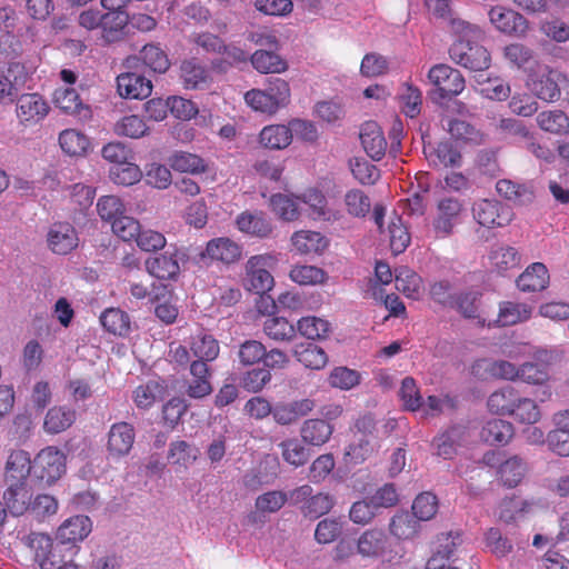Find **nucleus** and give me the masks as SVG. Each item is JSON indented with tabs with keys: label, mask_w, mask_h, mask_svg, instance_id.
Instances as JSON below:
<instances>
[{
	"label": "nucleus",
	"mask_w": 569,
	"mask_h": 569,
	"mask_svg": "<svg viewBox=\"0 0 569 569\" xmlns=\"http://www.w3.org/2000/svg\"><path fill=\"white\" fill-rule=\"evenodd\" d=\"M449 56L456 64L475 72L485 71L491 64L489 51L473 39H457L449 48Z\"/></svg>",
	"instance_id": "1"
},
{
	"label": "nucleus",
	"mask_w": 569,
	"mask_h": 569,
	"mask_svg": "<svg viewBox=\"0 0 569 569\" xmlns=\"http://www.w3.org/2000/svg\"><path fill=\"white\" fill-rule=\"evenodd\" d=\"M66 470V457L56 447L42 449L32 460V477L42 485H52Z\"/></svg>",
	"instance_id": "2"
},
{
	"label": "nucleus",
	"mask_w": 569,
	"mask_h": 569,
	"mask_svg": "<svg viewBox=\"0 0 569 569\" xmlns=\"http://www.w3.org/2000/svg\"><path fill=\"white\" fill-rule=\"evenodd\" d=\"M428 79L436 87L431 92L435 101L458 96L466 86L461 72L443 63L433 66L428 72Z\"/></svg>",
	"instance_id": "3"
},
{
	"label": "nucleus",
	"mask_w": 569,
	"mask_h": 569,
	"mask_svg": "<svg viewBox=\"0 0 569 569\" xmlns=\"http://www.w3.org/2000/svg\"><path fill=\"white\" fill-rule=\"evenodd\" d=\"M472 212L478 223L486 228L508 226L513 218L511 208L498 200H479L473 204Z\"/></svg>",
	"instance_id": "4"
},
{
	"label": "nucleus",
	"mask_w": 569,
	"mask_h": 569,
	"mask_svg": "<svg viewBox=\"0 0 569 569\" xmlns=\"http://www.w3.org/2000/svg\"><path fill=\"white\" fill-rule=\"evenodd\" d=\"M254 41L270 49L278 44L277 38L272 34H259ZM250 60L253 68L260 73H281L288 69L287 61L272 50H257Z\"/></svg>",
	"instance_id": "5"
},
{
	"label": "nucleus",
	"mask_w": 569,
	"mask_h": 569,
	"mask_svg": "<svg viewBox=\"0 0 569 569\" xmlns=\"http://www.w3.org/2000/svg\"><path fill=\"white\" fill-rule=\"evenodd\" d=\"M462 203L457 198H442L437 206V214L432 221L436 238H448L459 222Z\"/></svg>",
	"instance_id": "6"
},
{
	"label": "nucleus",
	"mask_w": 569,
	"mask_h": 569,
	"mask_svg": "<svg viewBox=\"0 0 569 569\" xmlns=\"http://www.w3.org/2000/svg\"><path fill=\"white\" fill-rule=\"evenodd\" d=\"M92 522L88 516L78 515L64 520L58 528L56 540L64 546L71 555L78 551L77 543L82 541L91 532Z\"/></svg>",
	"instance_id": "7"
},
{
	"label": "nucleus",
	"mask_w": 569,
	"mask_h": 569,
	"mask_svg": "<svg viewBox=\"0 0 569 569\" xmlns=\"http://www.w3.org/2000/svg\"><path fill=\"white\" fill-rule=\"evenodd\" d=\"M136 430L132 425L121 421L110 427L107 441L109 458L120 459L128 456L133 447Z\"/></svg>",
	"instance_id": "8"
},
{
	"label": "nucleus",
	"mask_w": 569,
	"mask_h": 569,
	"mask_svg": "<svg viewBox=\"0 0 569 569\" xmlns=\"http://www.w3.org/2000/svg\"><path fill=\"white\" fill-rule=\"evenodd\" d=\"M490 22L501 32L522 36L528 30V22L520 13L501 6L493 7L488 12Z\"/></svg>",
	"instance_id": "9"
},
{
	"label": "nucleus",
	"mask_w": 569,
	"mask_h": 569,
	"mask_svg": "<svg viewBox=\"0 0 569 569\" xmlns=\"http://www.w3.org/2000/svg\"><path fill=\"white\" fill-rule=\"evenodd\" d=\"M47 241L52 252L68 254L78 246V234L69 222L53 223L47 234Z\"/></svg>",
	"instance_id": "10"
},
{
	"label": "nucleus",
	"mask_w": 569,
	"mask_h": 569,
	"mask_svg": "<svg viewBox=\"0 0 569 569\" xmlns=\"http://www.w3.org/2000/svg\"><path fill=\"white\" fill-rule=\"evenodd\" d=\"M117 89L127 99H146L152 92L150 79L138 72H124L117 77Z\"/></svg>",
	"instance_id": "11"
},
{
	"label": "nucleus",
	"mask_w": 569,
	"mask_h": 569,
	"mask_svg": "<svg viewBox=\"0 0 569 569\" xmlns=\"http://www.w3.org/2000/svg\"><path fill=\"white\" fill-rule=\"evenodd\" d=\"M313 408L315 401L311 399L279 402L272 409V418L278 425L290 426L306 417Z\"/></svg>",
	"instance_id": "12"
},
{
	"label": "nucleus",
	"mask_w": 569,
	"mask_h": 569,
	"mask_svg": "<svg viewBox=\"0 0 569 569\" xmlns=\"http://www.w3.org/2000/svg\"><path fill=\"white\" fill-rule=\"evenodd\" d=\"M49 111V106L37 93L22 94L17 101V116L21 123L38 122L42 120Z\"/></svg>",
	"instance_id": "13"
},
{
	"label": "nucleus",
	"mask_w": 569,
	"mask_h": 569,
	"mask_svg": "<svg viewBox=\"0 0 569 569\" xmlns=\"http://www.w3.org/2000/svg\"><path fill=\"white\" fill-rule=\"evenodd\" d=\"M2 499L7 511L13 517L23 516L29 511L32 495L27 483H8Z\"/></svg>",
	"instance_id": "14"
},
{
	"label": "nucleus",
	"mask_w": 569,
	"mask_h": 569,
	"mask_svg": "<svg viewBox=\"0 0 569 569\" xmlns=\"http://www.w3.org/2000/svg\"><path fill=\"white\" fill-rule=\"evenodd\" d=\"M361 144L367 154L375 161L381 160L387 151V140L376 122H367L360 132Z\"/></svg>",
	"instance_id": "15"
},
{
	"label": "nucleus",
	"mask_w": 569,
	"mask_h": 569,
	"mask_svg": "<svg viewBox=\"0 0 569 569\" xmlns=\"http://www.w3.org/2000/svg\"><path fill=\"white\" fill-rule=\"evenodd\" d=\"M423 153L430 164L435 167H458L461 162V154L449 141L439 142L437 146L425 144Z\"/></svg>",
	"instance_id": "16"
},
{
	"label": "nucleus",
	"mask_w": 569,
	"mask_h": 569,
	"mask_svg": "<svg viewBox=\"0 0 569 569\" xmlns=\"http://www.w3.org/2000/svg\"><path fill=\"white\" fill-rule=\"evenodd\" d=\"M32 476V461L24 450H14L6 463L7 483H27L28 476Z\"/></svg>",
	"instance_id": "17"
},
{
	"label": "nucleus",
	"mask_w": 569,
	"mask_h": 569,
	"mask_svg": "<svg viewBox=\"0 0 569 569\" xmlns=\"http://www.w3.org/2000/svg\"><path fill=\"white\" fill-rule=\"evenodd\" d=\"M332 432L333 426L325 419H307L300 429L302 441L313 447L327 443Z\"/></svg>",
	"instance_id": "18"
},
{
	"label": "nucleus",
	"mask_w": 569,
	"mask_h": 569,
	"mask_svg": "<svg viewBox=\"0 0 569 569\" xmlns=\"http://www.w3.org/2000/svg\"><path fill=\"white\" fill-rule=\"evenodd\" d=\"M54 103L63 112L76 116L81 120H86L91 117L89 106L82 103L78 92L72 88L56 90Z\"/></svg>",
	"instance_id": "19"
},
{
	"label": "nucleus",
	"mask_w": 569,
	"mask_h": 569,
	"mask_svg": "<svg viewBox=\"0 0 569 569\" xmlns=\"http://www.w3.org/2000/svg\"><path fill=\"white\" fill-rule=\"evenodd\" d=\"M548 283V269L541 262L529 266L517 279V287L523 292L541 291L547 288Z\"/></svg>",
	"instance_id": "20"
},
{
	"label": "nucleus",
	"mask_w": 569,
	"mask_h": 569,
	"mask_svg": "<svg viewBox=\"0 0 569 569\" xmlns=\"http://www.w3.org/2000/svg\"><path fill=\"white\" fill-rule=\"evenodd\" d=\"M202 257H209L212 260L224 263H232L240 259L241 248L229 238L212 239L207 243L206 252Z\"/></svg>",
	"instance_id": "21"
},
{
	"label": "nucleus",
	"mask_w": 569,
	"mask_h": 569,
	"mask_svg": "<svg viewBox=\"0 0 569 569\" xmlns=\"http://www.w3.org/2000/svg\"><path fill=\"white\" fill-rule=\"evenodd\" d=\"M512 423L502 419L489 420L480 431V439L488 445H507L513 437Z\"/></svg>",
	"instance_id": "22"
},
{
	"label": "nucleus",
	"mask_w": 569,
	"mask_h": 569,
	"mask_svg": "<svg viewBox=\"0 0 569 569\" xmlns=\"http://www.w3.org/2000/svg\"><path fill=\"white\" fill-rule=\"evenodd\" d=\"M387 547V536L381 529L366 530L357 541V552L362 557L376 558L381 556Z\"/></svg>",
	"instance_id": "23"
},
{
	"label": "nucleus",
	"mask_w": 569,
	"mask_h": 569,
	"mask_svg": "<svg viewBox=\"0 0 569 569\" xmlns=\"http://www.w3.org/2000/svg\"><path fill=\"white\" fill-rule=\"evenodd\" d=\"M148 272L161 280L174 279L180 272V266L174 254L161 253L146 260Z\"/></svg>",
	"instance_id": "24"
},
{
	"label": "nucleus",
	"mask_w": 569,
	"mask_h": 569,
	"mask_svg": "<svg viewBox=\"0 0 569 569\" xmlns=\"http://www.w3.org/2000/svg\"><path fill=\"white\" fill-rule=\"evenodd\" d=\"M293 356L306 368L312 370H320L328 362V357L325 350L313 342H301L296 345L293 348Z\"/></svg>",
	"instance_id": "25"
},
{
	"label": "nucleus",
	"mask_w": 569,
	"mask_h": 569,
	"mask_svg": "<svg viewBox=\"0 0 569 569\" xmlns=\"http://www.w3.org/2000/svg\"><path fill=\"white\" fill-rule=\"evenodd\" d=\"M259 258L252 257L246 266L247 269V288L258 295H264L273 286V277L262 268H258Z\"/></svg>",
	"instance_id": "26"
},
{
	"label": "nucleus",
	"mask_w": 569,
	"mask_h": 569,
	"mask_svg": "<svg viewBox=\"0 0 569 569\" xmlns=\"http://www.w3.org/2000/svg\"><path fill=\"white\" fill-rule=\"evenodd\" d=\"M527 462L520 456H513L500 463L499 480L507 488L517 487L526 476Z\"/></svg>",
	"instance_id": "27"
},
{
	"label": "nucleus",
	"mask_w": 569,
	"mask_h": 569,
	"mask_svg": "<svg viewBox=\"0 0 569 569\" xmlns=\"http://www.w3.org/2000/svg\"><path fill=\"white\" fill-rule=\"evenodd\" d=\"M236 222L240 231L259 238H266L272 231L270 221L261 212L244 211Z\"/></svg>",
	"instance_id": "28"
},
{
	"label": "nucleus",
	"mask_w": 569,
	"mask_h": 569,
	"mask_svg": "<svg viewBox=\"0 0 569 569\" xmlns=\"http://www.w3.org/2000/svg\"><path fill=\"white\" fill-rule=\"evenodd\" d=\"M466 437V428L462 426H453L438 436L433 445L437 448V455L445 459H451L457 448L461 445Z\"/></svg>",
	"instance_id": "29"
},
{
	"label": "nucleus",
	"mask_w": 569,
	"mask_h": 569,
	"mask_svg": "<svg viewBox=\"0 0 569 569\" xmlns=\"http://www.w3.org/2000/svg\"><path fill=\"white\" fill-rule=\"evenodd\" d=\"M519 396V392L510 386L500 388L489 396L488 409L499 416H510Z\"/></svg>",
	"instance_id": "30"
},
{
	"label": "nucleus",
	"mask_w": 569,
	"mask_h": 569,
	"mask_svg": "<svg viewBox=\"0 0 569 569\" xmlns=\"http://www.w3.org/2000/svg\"><path fill=\"white\" fill-rule=\"evenodd\" d=\"M102 327L110 333L127 337L131 330L129 315L119 308L106 309L100 316Z\"/></svg>",
	"instance_id": "31"
},
{
	"label": "nucleus",
	"mask_w": 569,
	"mask_h": 569,
	"mask_svg": "<svg viewBox=\"0 0 569 569\" xmlns=\"http://www.w3.org/2000/svg\"><path fill=\"white\" fill-rule=\"evenodd\" d=\"M74 420V410L66 407H52L46 415L43 429L48 433L57 435L70 428Z\"/></svg>",
	"instance_id": "32"
},
{
	"label": "nucleus",
	"mask_w": 569,
	"mask_h": 569,
	"mask_svg": "<svg viewBox=\"0 0 569 569\" xmlns=\"http://www.w3.org/2000/svg\"><path fill=\"white\" fill-rule=\"evenodd\" d=\"M293 247L300 253H321L328 247V240L320 232L297 231L291 237Z\"/></svg>",
	"instance_id": "33"
},
{
	"label": "nucleus",
	"mask_w": 569,
	"mask_h": 569,
	"mask_svg": "<svg viewBox=\"0 0 569 569\" xmlns=\"http://www.w3.org/2000/svg\"><path fill=\"white\" fill-rule=\"evenodd\" d=\"M180 78L187 89H200L208 83L209 73L196 59H190L181 63Z\"/></svg>",
	"instance_id": "34"
},
{
	"label": "nucleus",
	"mask_w": 569,
	"mask_h": 569,
	"mask_svg": "<svg viewBox=\"0 0 569 569\" xmlns=\"http://www.w3.org/2000/svg\"><path fill=\"white\" fill-rule=\"evenodd\" d=\"M101 30L102 37L108 42L120 39L123 29L129 22V16L126 11H108L102 13Z\"/></svg>",
	"instance_id": "35"
},
{
	"label": "nucleus",
	"mask_w": 569,
	"mask_h": 569,
	"mask_svg": "<svg viewBox=\"0 0 569 569\" xmlns=\"http://www.w3.org/2000/svg\"><path fill=\"white\" fill-rule=\"evenodd\" d=\"M557 74L552 71L542 72L532 80L531 90L545 101L553 102L560 97V88L556 80Z\"/></svg>",
	"instance_id": "36"
},
{
	"label": "nucleus",
	"mask_w": 569,
	"mask_h": 569,
	"mask_svg": "<svg viewBox=\"0 0 569 569\" xmlns=\"http://www.w3.org/2000/svg\"><path fill=\"white\" fill-rule=\"evenodd\" d=\"M489 259L498 272L517 268L520 263L518 251L513 247L503 244L493 246L490 250Z\"/></svg>",
	"instance_id": "37"
},
{
	"label": "nucleus",
	"mask_w": 569,
	"mask_h": 569,
	"mask_svg": "<svg viewBox=\"0 0 569 569\" xmlns=\"http://www.w3.org/2000/svg\"><path fill=\"white\" fill-rule=\"evenodd\" d=\"M290 279L300 286L322 284L328 279V273L316 266L296 264L289 273Z\"/></svg>",
	"instance_id": "38"
},
{
	"label": "nucleus",
	"mask_w": 569,
	"mask_h": 569,
	"mask_svg": "<svg viewBox=\"0 0 569 569\" xmlns=\"http://www.w3.org/2000/svg\"><path fill=\"white\" fill-rule=\"evenodd\" d=\"M190 350L196 358L213 361L219 356L220 347L213 336L200 332L192 337Z\"/></svg>",
	"instance_id": "39"
},
{
	"label": "nucleus",
	"mask_w": 569,
	"mask_h": 569,
	"mask_svg": "<svg viewBox=\"0 0 569 569\" xmlns=\"http://www.w3.org/2000/svg\"><path fill=\"white\" fill-rule=\"evenodd\" d=\"M290 142L291 130L287 126H268L260 132V143L268 149H283Z\"/></svg>",
	"instance_id": "40"
},
{
	"label": "nucleus",
	"mask_w": 569,
	"mask_h": 569,
	"mask_svg": "<svg viewBox=\"0 0 569 569\" xmlns=\"http://www.w3.org/2000/svg\"><path fill=\"white\" fill-rule=\"evenodd\" d=\"M390 532L399 539H411L419 530V521L408 511L398 512L390 522Z\"/></svg>",
	"instance_id": "41"
},
{
	"label": "nucleus",
	"mask_w": 569,
	"mask_h": 569,
	"mask_svg": "<svg viewBox=\"0 0 569 569\" xmlns=\"http://www.w3.org/2000/svg\"><path fill=\"white\" fill-rule=\"evenodd\" d=\"M537 123L543 131L560 134L568 131L569 118L561 110L543 111L537 116Z\"/></svg>",
	"instance_id": "42"
},
{
	"label": "nucleus",
	"mask_w": 569,
	"mask_h": 569,
	"mask_svg": "<svg viewBox=\"0 0 569 569\" xmlns=\"http://www.w3.org/2000/svg\"><path fill=\"white\" fill-rule=\"evenodd\" d=\"M279 447L283 460L295 467L303 466L310 459L309 450L296 438L283 440Z\"/></svg>",
	"instance_id": "43"
},
{
	"label": "nucleus",
	"mask_w": 569,
	"mask_h": 569,
	"mask_svg": "<svg viewBox=\"0 0 569 569\" xmlns=\"http://www.w3.org/2000/svg\"><path fill=\"white\" fill-rule=\"evenodd\" d=\"M266 335L277 341H289L296 336V327L284 317H272L264 321Z\"/></svg>",
	"instance_id": "44"
},
{
	"label": "nucleus",
	"mask_w": 569,
	"mask_h": 569,
	"mask_svg": "<svg viewBox=\"0 0 569 569\" xmlns=\"http://www.w3.org/2000/svg\"><path fill=\"white\" fill-rule=\"evenodd\" d=\"M59 144L67 154L82 156L89 147V140L81 132L68 129L60 133Z\"/></svg>",
	"instance_id": "45"
},
{
	"label": "nucleus",
	"mask_w": 569,
	"mask_h": 569,
	"mask_svg": "<svg viewBox=\"0 0 569 569\" xmlns=\"http://www.w3.org/2000/svg\"><path fill=\"white\" fill-rule=\"evenodd\" d=\"M270 203L274 213L286 221L297 220L301 213L298 199L290 198L286 194H273Z\"/></svg>",
	"instance_id": "46"
},
{
	"label": "nucleus",
	"mask_w": 569,
	"mask_h": 569,
	"mask_svg": "<svg viewBox=\"0 0 569 569\" xmlns=\"http://www.w3.org/2000/svg\"><path fill=\"white\" fill-rule=\"evenodd\" d=\"M479 297L480 295L475 291L456 293L449 308L456 309L465 318L476 319L479 317Z\"/></svg>",
	"instance_id": "47"
},
{
	"label": "nucleus",
	"mask_w": 569,
	"mask_h": 569,
	"mask_svg": "<svg viewBox=\"0 0 569 569\" xmlns=\"http://www.w3.org/2000/svg\"><path fill=\"white\" fill-rule=\"evenodd\" d=\"M140 59L152 71L163 73L170 67L167 53L156 44H146L140 50Z\"/></svg>",
	"instance_id": "48"
},
{
	"label": "nucleus",
	"mask_w": 569,
	"mask_h": 569,
	"mask_svg": "<svg viewBox=\"0 0 569 569\" xmlns=\"http://www.w3.org/2000/svg\"><path fill=\"white\" fill-rule=\"evenodd\" d=\"M335 506V499L329 493L319 492L311 495L307 506H301L300 511L306 518L317 519L327 515Z\"/></svg>",
	"instance_id": "49"
},
{
	"label": "nucleus",
	"mask_w": 569,
	"mask_h": 569,
	"mask_svg": "<svg viewBox=\"0 0 569 569\" xmlns=\"http://www.w3.org/2000/svg\"><path fill=\"white\" fill-rule=\"evenodd\" d=\"M170 166L180 172L202 173L207 171L204 160L193 153L177 152L170 157Z\"/></svg>",
	"instance_id": "50"
},
{
	"label": "nucleus",
	"mask_w": 569,
	"mask_h": 569,
	"mask_svg": "<svg viewBox=\"0 0 569 569\" xmlns=\"http://www.w3.org/2000/svg\"><path fill=\"white\" fill-rule=\"evenodd\" d=\"M477 82L480 86V93L488 99L503 101L510 97L511 89L501 79H485L483 74H479Z\"/></svg>",
	"instance_id": "51"
},
{
	"label": "nucleus",
	"mask_w": 569,
	"mask_h": 569,
	"mask_svg": "<svg viewBox=\"0 0 569 569\" xmlns=\"http://www.w3.org/2000/svg\"><path fill=\"white\" fill-rule=\"evenodd\" d=\"M110 179L121 186H132L140 181L142 172L140 168L128 161L121 164H113L109 170Z\"/></svg>",
	"instance_id": "52"
},
{
	"label": "nucleus",
	"mask_w": 569,
	"mask_h": 569,
	"mask_svg": "<svg viewBox=\"0 0 569 569\" xmlns=\"http://www.w3.org/2000/svg\"><path fill=\"white\" fill-rule=\"evenodd\" d=\"M149 128L142 118L132 114L126 116L120 119L113 128V131L118 136L129 137L132 139H138L148 133Z\"/></svg>",
	"instance_id": "53"
},
{
	"label": "nucleus",
	"mask_w": 569,
	"mask_h": 569,
	"mask_svg": "<svg viewBox=\"0 0 569 569\" xmlns=\"http://www.w3.org/2000/svg\"><path fill=\"white\" fill-rule=\"evenodd\" d=\"M461 542L460 531L442 532L437 536V548L432 557H439V563H445L443 560H449Z\"/></svg>",
	"instance_id": "54"
},
{
	"label": "nucleus",
	"mask_w": 569,
	"mask_h": 569,
	"mask_svg": "<svg viewBox=\"0 0 569 569\" xmlns=\"http://www.w3.org/2000/svg\"><path fill=\"white\" fill-rule=\"evenodd\" d=\"M482 367L491 377L497 379L515 380L519 373L518 367L507 360L479 361L472 367L473 373H476L477 368Z\"/></svg>",
	"instance_id": "55"
},
{
	"label": "nucleus",
	"mask_w": 569,
	"mask_h": 569,
	"mask_svg": "<svg viewBox=\"0 0 569 569\" xmlns=\"http://www.w3.org/2000/svg\"><path fill=\"white\" fill-rule=\"evenodd\" d=\"M399 98L402 103L403 112L408 117L413 118L420 113L422 94L417 87H413L409 82L402 83Z\"/></svg>",
	"instance_id": "56"
},
{
	"label": "nucleus",
	"mask_w": 569,
	"mask_h": 569,
	"mask_svg": "<svg viewBox=\"0 0 569 569\" xmlns=\"http://www.w3.org/2000/svg\"><path fill=\"white\" fill-rule=\"evenodd\" d=\"M199 449L184 440L173 441L170 445L168 459L172 463L188 466L198 458Z\"/></svg>",
	"instance_id": "57"
},
{
	"label": "nucleus",
	"mask_w": 569,
	"mask_h": 569,
	"mask_svg": "<svg viewBox=\"0 0 569 569\" xmlns=\"http://www.w3.org/2000/svg\"><path fill=\"white\" fill-rule=\"evenodd\" d=\"M510 416L521 423L533 425L541 413L535 400L519 396Z\"/></svg>",
	"instance_id": "58"
},
{
	"label": "nucleus",
	"mask_w": 569,
	"mask_h": 569,
	"mask_svg": "<svg viewBox=\"0 0 569 569\" xmlns=\"http://www.w3.org/2000/svg\"><path fill=\"white\" fill-rule=\"evenodd\" d=\"M288 501V495L281 490H271L257 497L254 507L261 513L278 512Z\"/></svg>",
	"instance_id": "59"
},
{
	"label": "nucleus",
	"mask_w": 569,
	"mask_h": 569,
	"mask_svg": "<svg viewBox=\"0 0 569 569\" xmlns=\"http://www.w3.org/2000/svg\"><path fill=\"white\" fill-rule=\"evenodd\" d=\"M531 316V308L525 303L505 302L500 308L499 322L502 326H512L525 321Z\"/></svg>",
	"instance_id": "60"
},
{
	"label": "nucleus",
	"mask_w": 569,
	"mask_h": 569,
	"mask_svg": "<svg viewBox=\"0 0 569 569\" xmlns=\"http://www.w3.org/2000/svg\"><path fill=\"white\" fill-rule=\"evenodd\" d=\"M345 204L349 214L353 217H366L371 208L370 198L359 189H351L345 196Z\"/></svg>",
	"instance_id": "61"
},
{
	"label": "nucleus",
	"mask_w": 569,
	"mask_h": 569,
	"mask_svg": "<svg viewBox=\"0 0 569 569\" xmlns=\"http://www.w3.org/2000/svg\"><path fill=\"white\" fill-rule=\"evenodd\" d=\"M330 325L327 320L317 317H306L298 321L297 330L310 340L322 339L329 332Z\"/></svg>",
	"instance_id": "62"
},
{
	"label": "nucleus",
	"mask_w": 569,
	"mask_h": 569,
	"mask_svg": "<svg viewBox=\"0 0 569 569\" xmlns=\"http://www.w3.org/2000/svg\"><path fill=\"white\" fill-rule=\"evenodd\" d=\"M437 497L430 492H423L417 496L412 503V516L419 521L430 520L437 512Z\"/></svg>",
	"instance_id": "63"
},
{
	"label": "nucleus",
	"mask_w": 569,
	"mask_h": 569,
	"mask_svg": "<svg viewBox=\"0 0 569 569\" xmlns=\"http://www.w3.org/2000/svg\"><path fill=\"white\" fill-rule=\"evenodd\" d=\"M486 546L497 558L506 557L513 549L512 541L503 536L498 528H490L486 532Z\"/></svg>",
	"instance_id": "64"
}]
</instances>
